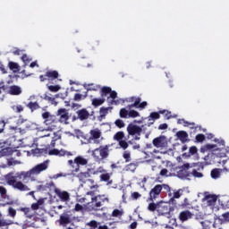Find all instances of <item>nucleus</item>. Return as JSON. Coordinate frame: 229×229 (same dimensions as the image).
<instances>
[{
  "instance_id": "f257e3e1",
  "label": "nucleus",
  "mask_w": 229,
  "mask_h": 229,
  "mask_svg": "<svg viewBox=\"0 0 229 229\" xmlns=\"http://www.w3.org/2000/svg\"><path fill=\"white\" fill-rule=\"evenodd\" d=\"M4 178L7 185H11V187H13V189H17L18 191H30V188L26 184L22 183V182L17 181L13 174H6Z\"/></svg>"
},
{
  "instance_id": "f03ea898",
  "label": "nucleus",
  "mask_w": 229,
  "mask_h": 229,
  "mask_svg": "<svg viewBox=\"0 0 229 229\" xmlns=\"http://www.w3.org/2000/svg\"><path fill=\"white\" fill-rule=\"evenodd\" d=\"M106 94H110L107 98V102L109 105H118L119 100L117 99V92L112 91V88L110 87H103L101 89V98H106Z\"/></svg>"
},
{
  "instance_id": "7ed1b4c3",
  "label": "nucleus",
  "mask_w": 229,
  "mask_h": 229,
  "mask_svg": "<svg viewBox=\"0 0 229 229\" xmlns=\"http://www.w3.org/2000/svg\"><path fill=\"white\" fill-rule=\"evenodd\" d=\"M92 155L95 158L99 160V156L101 157V159H105L108 157V146L106 147H100L98 148H96L95 150L92 151ZM99 155V156H98Z\"/></svg>"
},
{
  "instance_id": "20e7f679",
  "label": "nucleus",
  "mask_w": 229,
  "mask_h": 229,
  "mask_svg": "<svg viewBox=\"0 0 229 229\" xmlns=\"http://www.w3.org/2000/svg\"><path fill=\"white\" fill-rule=\"evenodd\" d=\"M74 221V218L72 217V215L69 213H63L58 220V223L60 226H67V225H71Z\"/></svg>"
},
{
  "instance_id": "39448f33",
  "label": "nucleus",
  "mask_w": 229,
  "mask_h": 229,
  "mask_svg": "<svg viewBox=\"0 0 229 229\" xmlns=\"http://www.w3.org/2000/svg\"><path fill=\"white\" fill-rule=\"evenodd\" d=\"M157 213L159 216H166V217H171V211L167 202L159 201V207H157Z\"/></svg>"
},
{
  "instance_id": "423d86ee",
  "label": "nucleus",
  "mask_w": 229,
  "mask_h": 229,
  "mask_svg": "<svg viewBox=\"0 0 229 229\" xmlns=\"http://www.w3.org/2000/svg\"><path fill=\"white\" fill-rule=\"evenodd\" d=\"M191 168V165L189 163L184 164L183 165L179 167V171L176 174V176L178 178H181V180H185L188 176H190L189 172H187V169Z\"/></svg>"
},
{
  "instance_id": "0eeeda50",
  "label": "nucleus",
  "mask_w": 229,
  "mask_h": 229,
  "mask_svg": "<svg viewBox=\"0 0 229 229\" xmlns=\"http://www.w3.org/2000/svg\"><path fill=\"white\" fill-rule=\"evenodd\" d=\"M152 144L155 148H167V137L159 136L153 140Z\"/></svg>"
},
{
  "instance_id": "6e6552de",
  "label": "nucleus",
  "mask_w": 229,
  "mask_h": 229,
  "mask_svg": "<svg viewBox=\"0 0 229 229\" xmlns=\"http://www.w3.org/2000/svg\"><path fill=\"white\" fill-rule=\"evenodd\" d=\"M47 167H49V160H46L41 164L37 165L36 166H34L32 168V173L34 174H40V173H42V171H46V169H47Z\"/></svg>"
},
{
  "instance_id": "1a4fd4ad",
  "label": "nucleus",
  "mask_w": 229,
  "mask_h": 229,
  "mask_svg": "<svg viewBox=\"0 0 229 229\" xmlns=\"http://www.w3.org/2000/svg\"><path fill=\"white\" fill-rule=\"evenodd\" d=\"M142 128H144V125L140 127L138 125L131 123L127 127V131L129 135H140V133H142Z\"/></svg>"
},
{
  "instance_id": "9d476101",
  "label": "nucleus",
  "mask_w": 229,
  "mask_h": 229,
  "mask_svg": "<svg viewBox=\"0 0 229 229\" xmlns=\"http://www.w3.org/2000/svg\"><path fill=\"white\" fill-rule=\"evenodd\" d=\"M57 115L59 117V122L64 123V124H69V112H67V109L63 108L59 109L57 111Z\"/></svg>"
},
{
  "instance_id": "9b49d317",
  "label": "nucleus",
  "mask_w": 229,
  "mask_h": 229,
  "mask_svg": "<svg viewBox=\"0 0 229 229\" xmlns=\"http://www.w3.org/2000/svg\"><path fill=\"white\" fill-rule=\"evenodd\" d=\"M216 201H217V197L216 195H205V197L202 199V202L204 205H207V207H214L216 205Z\"/></svg>"
},
{
  "instance_id": "f8f14e48",
  "label": "nucleus",
  "mask_w": 229,
  "mask_h": 229,
  "mask_svg": "<svg viewBox=\"0 0 229 229\" xmlns=\"http://www.w3.org/2000/svg\"><path fill=\"white\" fill-rule=\"evenodd\" d=\"M90 176V174L89 172L85 173H80L77 175V178H79L80 182H82V183H88V185H92L94 183V180L92 179H87Z\"/></svg>"
},
{
  "instance_id": "ddd939ff",
  "label": "nucleus",
  "mask_w": 229,
  "mask_h": 229,
  "mask_svg": "<svg viewBox=\"0 0 229 229\" xmlns=\"http://www.w3.org/2000/svg\"><path fill=\"white\" fill-rule=\"evenodd\" d=\"M160 192H162V185L157 184L150 191L149 200L155 201V199H157V196L160 195Z\"/></svg>"
},
{
  "instance_id": "4468645a",
  "label": "nucleus",
  "mask_w": 229,
  "mask_h": 229,
  "mask_svg": "<svg viewBox=\"0 0 229 229\" xmlns=\"http://www.w3.org/2000/svg\"><path fill=\"white\" fill-rule=\"evenodd\" d=\"M76 114H77V119H79L80 121H87V119L90 117V113H89L85 108L78 110Z\"/></svg>"
},
{
  "instance_id": "2eb2a0df",
  "label": "nucleus",
  "mask_w": 229,
  "mask_h": 229,
  "mask_svg": "<svg viewBox=\"0 0 229 229\" xmlns=\"http://www.w3.org/2000/svg\"><path fill=\"white\" fill-rule=\"evenodd\" d=\"M74 164L77 165L75 167V173H78L80 171V165H87L89 161L83 158L81 156H79L74 159Z\"/></svg>"
},
{
  "instance_id": "dca6fc26",
  "label": "nucleus",
  "mask_w": 229,
  "mask_h": 229,
  "mask_svg": "<svg viewBox=\"0 0 229 229\" xmlns=\"http://www.w3.org/2000/svg\"><path fill=\"white\" fill-rule=\"evenodd\" d=\"M55 192L62 201H69L71 199V195H69V192L67 191H62L59 189H55Z\"/></svg>"
},
{
  "instance_id": "f3484780",
  "label": "nucleus",
  "mask_w": 229,
  "mask_h": 229,
  "mask_svg": "<svg viewBox=\"0 0 229 229\" xmlns=\"http://www.w3.org/2000/svg\"><path fill=\"white\" fill-rule=\"evenodd\" d=\"M42 117L45 120L46 124H49V123H55L56 121V116L55 114H51L49 112H45L42 114Z\"/></svg>"
},
{
  "instance_id": "a211bd4d",
  "label": "nucleus",
  "mask_w": 229,
  "mask_h": 229,
  "mask_svg": "<svg viewBox=\"0 0 229 229\" xmlns=\"http://www.w3.org/2000/svg\"><path fill=\"white\" fill-rule=\"evenodd\" d=\"M176 137L182 142V144H185V142L189 141V134L185 131H179L176 132Z\"/></svg>"
},
{
  "instance_id": "6ab92c4d",
  "label": "nucleus",
  "mask_w": 229,
  "mask_h": 229,
  "mask_svg": "<svg viewBox=\"0 0 229 229\" xmlns=\"http://www.w3.org/2000/svg\"><path fill=\"white\" fill-rule=\"evenodd\" d=\"M33 170L30 169V171L28 172H21V173H18L16 174V178H19V180H26V178H31V176H33Z\"/></svg>"
},
{
  "instance_id": "aec40b11",
  "label": "nucleus",
  "mask_w": 229,
  "mask_h": 229,
  "mask_svg": "<svg viewBox=\"0 0 229 229\" xmlns=\"http://www.w3.org/2000/svg\"><path fill=\"white\" fill-rule=\"evenodd\" d=\"M8 93L11 94V96H19L22 94V89L21 87L13 85L9 88Z\"/></svg>"
},
{
  "instance_id": "412c9836",
  "label": "nucleus",
  "mask_w": 229,
  "mask_h": 229,
  "mask_svg": "<svg viewBox=\"0 0 229 229\" xmlns=\"http://www.w3.org/2000/svg\"><path fill=\"white\" fill-rule=\"evenodd\" d=\"M193 214L191 213L189 210H185L180 213L179 218L181 221H187L192 218Z\"/></svg>"
},
{
  "instance_id": "4be33fe9",
  "label": "nucleus",
  "mask_w": 229,
  "mask_h": 229,
  "mask_svg": "<svg viewBox=\"0 0 229 229\" xmlns=\"http://www.w3.org/2000/svg\"><path fill=\"white\" fill-rule=\"evenodd\" d=\"M101 207V201L92 200V202L88 203L89 210H99Z\"/></svg>"
},
{
  "instance_id": "5701e85b",
  "label": "nucleus",
  "mask_w": 229,
  "mask_h": 229,
  "mask_svg": "<svg viewBox=\"0 0 229 229\" xmlns=\"http://www.w3.org/2000/svg\"><path fill=\"white\" fill-rule=\"evenodd\" d=\"M90 133L93 138L94 143L98 144L99 140H98L97 139H99V137H101V131H99L98 130H93L90 131Z\"/></svg>"
},
{
  "instance_id": "b1692460",
  "label": "nucleus",
  "mask_w": 229,
  "mask_h": 229,
  "mask_svg": "<svg viewBox=\"0 0 229 229\" xmlns=\"http://www.w3.org/2000/svg\"><path fill=\"white\" fill-rule=\"evenodd\" d=\"M182 192H183L182 190L175 191L174 196L170 199L169 203H172V205H176V200H174V199L180 198L182 196Z\"/></svg>"
},
{
  "instance_id": "393cba45",
  "label": "nucleus",
  "mask_w": 229,
  "mask_h": 229,
  "mask_svg": "<svg viewBox=\"0 0 229 229\" xmlns=\"http://www.w3.org/2000/svg\"><path fill=\"white\" fill-rule=\"evenodd\" d=\"M217 145L207 144L203 148H200L201 153H205V151H208L209 149H217Z\"/></svg>"
},
{
  "instance_id": "a878e982",
  "label": "nucleus",
  "mask_w": 229,
  "mask_h": 229,
  "mask_svg": "<svg viewBox=\"0 0 229 229\" xmlns=\"http://www.w3.org/2000/svg\"><path fill=\"white\" fill-rule=\"evenodd\" d=\"M105 101H106L105 98H93L92 99V105L95 107L101 106V105H103V103H105Z\"/></svg>"
},
{
  "instance_id": "bb28decb",
  "label": "nucleus",
  "mask_w": 229,
  "mask_h": 229,
  "mask_svg": "<svg viewBox=\"0 0 229 229\" xmlns=\"http://www.w3.org/2000/svg\"><path fill=\"white\" fill-rule=\"evenodd\" d=\"M221 176V170L215 168L211 171V178H213L214 180H217V178H219Z\"/></svg>"
},
{
  "instance_id": "cd10ccee",
  "label": "nucleus",
  "mask_w": 229,
  "mask_h": 229,
  "mask_svg": "<svg viewBox=\"0 0 229 229\" xmlns=\"http://www.w3.org/2000/svg\"><path fill=\"white\" fill-rule=\"evenodd\" d=\"M32 153L33 155H47V148H35Z\"/></svg>"
},
{
  "instance_id": "c85d7f7f",
  "label": "nucleus",
  "mask_w": 229,
  "mask_h": 229,
  "mask_svg": "<svg viewBox=\"0 0 229 229\" xmlns=\"http://www.w3.org/2000/svg\"><path fill=\"white\" fill-rule=\"evenodd\" d=\"M10 225H13V221L6 220V219H0V228L4 226H10Z\"/></svg>"
},
{
  "instance_id": "c756f323",
  "label": "nucleus",
  "mask_w": 229,
  "mask_h": 229,
  "mask_svg": "<svg viewBox=\"0 0 229 229\" xmlns=\"http://www.w3.org/2000/svg\"><path fill=\"white\" fill-rule=\"evenodd\" d=\"M158 207H160V202L158 203H150L148 205V209L150 210V212H155V210H157L158 212Z\"/></svg>"
},
{
  "instance_id": "7c9ffc66",
  "label": "nucleus",
  "mask_w": 229,
  "mask_h": 229,
  "mask_svg": "<svg viewBox=\"0 0 229 229\" xmlns=\"http://www.w3.org/2000/svg\"><path fill=\"white\" fill-rule=\"evenodd\" d=\"M0 195L3 199H8L10 196L6 195V188L0 186Z\"/></svg>"
},
{
  "instance_id": "2f4dec72",
  "label": "nucleus",
  "mask_w": 229,
  "mask_h": 229,
  "mask_svg": "<svg viewBox=\"0 0 229 229\" xmlns=\"http://www.w3.org/2000/svg\"><path fill=\"white\" fill-rule=\"evenodd\" d=\"M148 121H154L157 119H160V114L157 113V112H153L149 114V116L148 117Z\"/></svg>"
},
{
  "instance_id": "473e14b6",
  "label": "nucleus",
  "mask_w": 229,
  "mask_h": 229,
  "mask_svg": "<svg viewBox=\"0 0 229 229\" xmlns=\"http://www.w3.org/2000/svg\"><path fill=\"white\" fill-rule=\"evenodd\" d=\"M9 67L11 71H13L14 72H19V64L13 62L9 63Z\"/></svg>"
},
{
  "instance_id": "72a5a7b5",
  "label": "nucleus",
  "mask_w": 229,
  "mask_h": 229,
  "mask_svg": "<svg viewBox=\"0 0 229 229\" xmlns=\"http://www.w3.org/2000/svg\"><path fill=\"white\" fill-rule=\"evenodd\" d=\"M123 139H124V132H123V131H118L114 136V140H118V142H120V140H123Z\"/></svg>"
},
{
  "instance_id": "f704fd0d",
  "label": "nucleus",
  "mask_w": 229,
  "mask_h": 229,
  "mask_svg": "<svg viewBox=\"0 0 229 229\" xmlns=\"http://www.w3.org/2000/svg\"><path fill=\"white\" fill-rule=\"evenodd\" d=\"M108 110H112V107H101L100 108L101 117H105V115H106V114H108Z\"/></svg>"
},
{
  "instance_id": "c9c22d12",
  "label": "nucleus",
  "mask_w": 229,
  "mask_h": 229,
  "mask_svg": "<svg viewBox=\"0 0 229 229\" xmlns=\"http://www.w3.org/2000/svg\"><path fill=\"white\" fill-rule=\"evenodd\" d=\"M46 76H47V78H58V72L56 71H53V72H47Z\"/></svg>"
},
{
  "instance_id": "e433bc0d",
  "label": "nucleus",
  "mask_w": 229,
  "mask_h": 229,
  "mask_svg": "<svg viewBox=\"0 0 229 229\" xmlns=\"http://www.w3.org/2000/svg\"><path fill=\"white\" fill-rule=\"evenodd\" d=\"M28 107L30 108V110H37V108H40L37 102H30L28 104Z\"/></svg>"
},
{
  "instance_id": "4c0bfd02",
  "label": "nucleus",
  "mask_w": 229,
  "mask_h": 229,
  "mask_svg": "<svg viewBox=\"0 0 229 229\" xmlns=\"http://www.w3.org/2000/svg\"><path fill=\"white\" fill-rule=\"evenodd\" d=\"M92 201H108V198H104L101 195L92 198Z\"/></svg>"
},
{
  "instance_id": "58836bf2",
  "label": "nucleus",
  "mask_w": 229,
  "mask_h": 229,
  "mask_svg": "<svg viewBox=\"0 0 229 229\" xmlns=\"http://www.w3.org/2000/svg\"><path fill=\"white\" fill-rule=\"evenodd\" d=\"M182 122L184 123V126H195V124H196L194 123H189V122L185 121V119L178 120L179 124H181Z\"/></svg>"
},
{
  "instance_id": "ea45409f",
  "label": "nucleus",
  "mask_w": 229,
  "mask_h": 229,
  "mask_svg": "<svg viewBox=\"0 0 229 229\" xmlns=\"http://www.w3.org/2000/svg\"><path fill=\"white\" fill-rule=\"evenodd\" d=\"M128 114L129 112L125 108L120 110V117L122 118H126L128 116Z\"/></svg>"
},
{
  "instance_id": "a19ab883",
  "label": "nucleus",
  "mask_w": 229,
  "mask_h": 229,
  "mask_svg": "<svg viewBox=\"0 0 229 229\" xmlns=\"http://www.w3.org/2000/svg\"><path fill=\"white\" fill-rule=\"evenodd\" d=\"M191 174L194 176V178H203V174L198 172L197 170H193Z\"/></svg>"
},
{
  "instance_id": "79ce46f5",
  "label": "nucleus",
  "mask_w": 229,
  "mask_h": 229,
  "mask_svg": "<svg viewBox=\"0 0 229 229\" xmlns=\"http://www.w3.org/2000/svg\"><path fill=\"white\" fill-rule=\"evenodd\" d=\"M113 217H119L120 216H123V211L119 209H114L112 213Z\"/></svg>"
},
{
  "instance_id": "37998d69",
  "label": "nucleus",
  "mask_w": 229,
  "mask_h": 229,
  "mask_svg": "<svg viewBox=\"0 0 229 229\" xmlns=\"http://www.w3.org/2000/svg\"><path fill=\"white\" fill-rule=\"evenodd\" d=\"M8 214L11 216V217H15L17 211L13 208H9Z\"/></svg>"
},
{
  "instance_id": "c03bdc74",
  "label": "nucleus",
  "mask_w": 229,
  "mask_h": 229,
  "mask_svg": "<svg viewBox=\"0 0 229 229\" xmlns=\"http://www.w3.org/2000/svg\"><path fill=\"white\" fill-rule=\"evenodd\" d=\"M128 115H129V117H139L140 114H139V112H137L135 110H131V111H129Z\"/></svg>"
},
{
  "instance_id": "a18cd8bd",
  "label": "nucleus",
  "mask_w": 229,
  "mask_h": 229,
  "mask_svg": "<svg viewBox=\"0 0 229 229\" xmlns=\"http://www.w3.org/2000/svg\"><path fill=\"white\" fill-rule=\"evenodd\" d=\"M114 124L118 126V128H124V122L121 119L116 120Z\"/></svg>"
},
{
  "instance_id": "49530a36",
  "label": "nucleus",
  "mask_w": 229,
  "mask_h": 229,
  "mask_svg": "<svg viewBox=\"0 0 229 229\" xmlns=\"http://www.w3.org/2000/svg\"><path fill=\"white\" fill-rule=\"evenodd\" d=\"M102 182H108L110 180V175L108 174H103L100 175Z\"/></svg>"
},
{
  "instance_id": "de8ad7c7",
  "label": "nucleus",
  "mask_w": 229,
  "mask_h": 229,
  "mask_svg": "<svg viewBox=\"0 0 229 229\" xmlns=\"http://www.w3.org/2000/svg\"><path fill=\"white\" fill-rule=\"evenodd\" d=\"M48 89L51 92H58L60 90V86H48Z\"/></svg>"
},
{
  "instance_id": "09e8293b",
  "label": "nucleus",
  "mask_w": 229,
  "mask_h": 229,
  "mask_svg": "<svg viewBox=\"0 0 229 229\" xmlns=\"http://www.w3.org/2000/svg\"><path fill=\"white\" fill-rule=\"evenodd\" d=\"M119 146H121L123 148V149H127L128 148V142L122 140L119 141Z\"/></svg>"
},
{
  "instance_id": "8fccbe9b",
  "label": "nucleus",
  "mask_w": 229,
  "mask_h": 229,
  "mask_svg": "<svg viewBox=\"0 0 229 229\" xmlns=\"http://www.w3.org/2000/svg\"><path fill=\"white\" fill-rule=\"evenodd\" d=\"M89 226H91L92 228H98L99 223H98L96 220H92L89 223H88Z\"/></svg>"
},
{
  "instance_id": "3c124183",
  "label": "nucleus",
  "mask_w": 229,
  "mask_h": 229,
  "mask_svg": "<svg viewBox=\"0 0 229 229\" xmlns=\"http://www.w3.org/2000/svg\"><path fill=\"white\" fill-rule=\"evenodd\" d=\"M197 142H203L205 140V136L203 134H198L196 136Z\"/></svg>"
},
{
  "instance_id": "603ef678",
  "label": "nucleus",
  "mask_w": 229,
  "mask_h": 229,
  "mask_svg": "<svg viewBox=\"0 0 229 229\" xmlns=\"http://www.w3.org/2000/svg\"><path fill=\"white\" fill-rule=\"evenodd\" d=\"M83 98V95L80 94V93H76L74 96V101H81V98Z\"/></svg>"
},
{
  "instance_id": "864d4df0",
  "label": "nucleus",
  "mask_w": 229,
  "mask_h": 229,
  "mask_svg": "<svg viewBox=\"0 0 229 229\" xmlns=\"http://www.w3.org/2000/svg\"><path fill=\"white\" fill-rule=\"evenodd\" d=\"M196 153H198V148H196V147L190 148V154L191 155H196Z\"/></svg>"
},
{
  "instance_id": "5fc2aeb1",
  "label": "nucleus",
  "mask_w": 229,
  "mask_h": 229,
  "mask_svg": "<svg viewBox=\"0 0 229 229\" xmlns=\"http://www.w3.org/2000/svg\"><path fill=\"white\" fill-rule=\"evenodd\" d=\"M48 155H60V151L56 148L49 150Z\"/></svg>"
},
{
  "instance_id": "6e6d98bb",
  "label": "nucleus",
  "mask_w": 229,
  "mask_h": 229,
  "mask_svg": "<svg viewBox=\"0 0 229 229\" xmlns=\"http://www.w3.org/2000/svg\"><path fill=\"white\" fill-rule=\"evenodd\" d=\"M72 108L73 110H78V109L81 108V105L76 104V103H72Z\"/></svg>"
},
{
  "instance_id": "4d7b16f0",
  "label": "nucleus",
  "mask_w": 229,
  "mask_h": 229,
  "mask_svg": "<svg viewBox=\"0 0 229 229\" xmlns=\"http://www.w3.org/2000/svg\"><path fill=\"white\" fill-rule=\"evenodd\" d=\"M131 198H132L133 199H139V198H140V193H139V192H133V193H131Z\"/></svg>"
},
{
  "instance_id": "13d9d810",
  "label": "nucleus",
  "mask_w": 229,
  "mask_h": 229,
  "mask_svg": "<svg viewBox=\"0 0 229 229\" xmlns=\"http://www.w3.org/2000/svg\"><path fill=\"white\" fill-rule=\"evenodd\" d=\"M75 210H76V212H81V210H83V206H81L80 204H76Z\"/></svg>"
},
{
  "instance_id": "bf43d9fd",
  "label": "nucleus",
  "mask_w": 229,
  "mask_h": 229,
  "mask_svg": "<svg viewBox=\"0 0 229 229\" xmlns=\"http://www.w3.org/2000/svg\"><path fill=\"white\" fill-rule=\"evenodd\" d=\"M222 219L224 221H229V212L223 214L222 215Z\"/></svg>"
},
{
  "instance_id": "052dcab7",
  "label": "nucleus",
  "mask_w": 229,
  "mask_h": 229,
  "mask_svg": "<svg viewBox=\"0 0 229 229\" xmlns=\"http://www.w3.org/2000/svg\"><path fill=\"white\" fill-rule=\"evenodd\" d=\"M167 173H169V171L167 169L164 168L160 172V176H167Z\"/></svg>"
},
{
  "instance_id": "680f3d73",
  "label": "nucleus",
  "mask_w": 229,
  "mask_h": 229,
  "mask_svg": "<svg viewBox=\"0 0 229 229\" xmlns=\"http://www.w3.org/2000/svg\"><path fill=\"white\" fill-rule=\"evenodd\" d=\"M62 176H69V174H57L55 175H54V178L56 179V178H60Z\"/></svg>"
},
{
  "instance_id": "e2e57ef3",
  "label": "nucleus",
  "mask_w": 229,
  "mask_h": 229,
  "mask_svg": "<svg viewBox=\"0 0 229 229\" xmlns=\"http://www.w3.org/2000/svg\"><path fill=\"white\" fill-rule=\"evenodd\" d=\"M161 186H162V189H165V191H167V192H171V187H169V185L163 184Z\"/></svg>"
},
{
  "instance_id": "0e129e2a",
  "label": "nucleus",
  "mask_w": 229,
  "mask_h": 229,
  "mask_svg": "<svg viewBox=\"0 0 229 229\" xmlns=\"http://www.w3.org/2000/svg\"><path fill=\"white\" fill-rule=\"evenodd\" d=\"M158 130H167V123L160 124Z\"/></svg>"
},
{
  "instance_id": "69168bd1",
  "label": "nucleus",
  "mask_w": 229,
  "mask_h": 229,
  "mask_svg": "<svg viewBox=\"0 0 229 229\" xmlns=\"http://www.w3.org/2000/svg\"><path fill=\"white\" fill-rule=\"evenodd\" d=\"M148 106V102H142L138 106V108H146Z\"/></svg>"
},
{
  "instance_id": "338daca9",
  "label": "nucleus",
  "mask_w": 229,
  "mask_h": 229,
  "mask_svg": "<svg viewBox=\"0 0 229 229\" xmlns=\"http://www.w3.org/2000/svg\"><path fill=\"white\" fill-rule=\"evenodd\" d=\"M38 208H39V206L38 203H34L31 205L32 210H38Z\"/></svg>"
},
{
  "instance_id": "774afa93",
  "label": "nucleus",
  "mask_w": 229,
  "mask_h": 229,
  "mask_svg": "<svg viewBox=\"0 0 229 229\" xmlns=\"http://www.w3.org/2000/svg\"><path fill=\"white\" fill-rule=\"evenodd\" d=\"M130 228H131V229H135V228H137V222L131 223V225H130Z\"/></svg>"
}]
</instances>
